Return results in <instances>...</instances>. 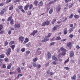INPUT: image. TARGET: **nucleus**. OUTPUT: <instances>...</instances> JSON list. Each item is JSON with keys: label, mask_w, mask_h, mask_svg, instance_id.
Instances as JSON below:
<instances>
[{"label": "nucleus", "mask_w": 80, "mask_h": 80, "mask_svg": "<svg viewBox=\"0 0 80 80\" xmlns=\"http://www.w3.org/2000/svg\"><path fill=\"white\" fill-rule=\"evenodd\" d=\"M5 12V10L4 9H3L1 10V11L0 13V15H3V14H4V12Z\"/></svg>", "instance_id": "7"}, {"label": "nucleus", "mask_w": 80, "mask_h": 80, "mask_svg": "<svg viewBox=\"0 0 80 80\" xmlns=\"http://www.w3.org/2000/svg\"><path fill=\"white\" fill-rule=\"evenodd\" d=\"M28 42V39L27 38H26L25 39L24 42L25 43H27V42Z\"/></svg>", "instance_id": "35"}, {"label": "nucleus", "mask_w": 80, "mask_h": 80, "mask_svg": "<svg viewBox=\"0 0 80 80\" xmlns=\"http://www.w3.org/2000/svg\"><path fill=\"white\" fill-rule=\"evenodd\" d=\"M52 59H53L54 60H55V61H58V59L55 56H53L52 57Z\"/></svg>", "instance_id": "8"}, {"label": "nucleus", "mask_w": 80, "mask_h": 80, "mask_svg": "<svg viewBox=\"0 0 80 80\" xmlns=\"http://www.w3.org/2000/svg\"><path fill=\"white\" fill-rule=\"evenodd\" d=\"M4 46H7L8 44V42L7 41H5L4 43Z\"/></svg>", "instance_id": "31"}, {"label": "nucleus", "mask_w": 80, "mask_h": 80, "mask_svg": "<svg viewBox=\"0 0 80 80\" xmlns=\"http://www.w3.org/2000/svg\"><path fill=\"white\" fill-rule=\"evenodd\" d=\"M30 45V43L29 42L27 44H26V46L27 47H29V45Z\"/></svg>", "instance_id": "41"}, {"label": "nucleus", "mask_w": 80, "mask_h": 80, "mask_svg": "<svg viewBox=\"0 0 80 80\" xmlns=\"http://www.w3.org/2000/svg\"><path fill=\"white\" fill-rule=\"evenodd\" d=\"M37 32V30H35L33 31V33H32V35H33V36H34L35 35V34Z\"/></svg>", "instance_id": "16"}, {"label": "nucleus", "mask_w": 80, "mask_h": 80, "mask_svg": "<svg viewBox=\"0 0 80 80\" xmlns=\"http://www.w3.org/2000/svg\"><path fill=\"white\" fill-rule=\"evenodd\" d=\"M47 55L48 58H51V53H50V52H48L47 53Z\"/></svg>", "instance_id": "3"}, {"label": "nucleus", "mask_w": 80, "mask_h": 80, "mask_svg": "<svg viewBox=\"0 0 80 80\" xmlns=\"http://www.w3.org/2000/svg\"><path fill=\"white\" fill-rule=\"evenodd\" d=\"M12 51V49L10 48H8V50L6 54L8 56L10 55V52H11Z\"/></svg>", "instance_id": "2"}, {"label": "nucleus", "mask_w": 80, "mask_h": 80, "mask_svg": "<svg viewBox=\"0 0 80 80\" xmlns=\"http://www.w3.org/2000/svg\"><path fill=\"white\" fill-rule=\"evenodd\" d=\"M11 65H12V63H10L9 65H8L7 69V70H8L9 69H10V68H11Z\"/></svg>", "instance_id": "14"}, {"label": "nucleus", "mask_w": 80, "mask_h": 80, "mask_svg": "<svg viewBox=\"0 0 80 80\" xmlns=\"http://www.w3.org/2000/svg\"><path fill=\"white\" fill-rule=\"evenodd\" d=\"M13 9V7H10L9 8V10H12Z\"/></svg>", "instance_id": "59"}, {"label": "nucleus", "mask_w": 80, "mask_h": 80, "mask_svg": "<svg viewBox=\"0 0 80 80\" xmlns=\"http://www.w3.org/2000/svg\"><path fill=\"white\" fill-rule=\"evenodd\" d=\"M28 14L29 15H31V12H28Z\"/></svg>", "instance_id": "61"}, {"label": "nucleus", "mask_w": 80, "mask_h": 80, "mask_svg": "<svg viewBox=\"0 0 80 80\" xmlns=\"http://www.w3.org/2000/svg\"><path fill=\"white\" fill-rule=\"evenodd\" d=\"M64 68L66 69L67 70H70V68L68 67H66Z\"/></svg>", "instance_id": "47"}, {"label": "nucleus", "mask_w": 80, "mask_h": 80, "mask_svg": "<svg viewBox=\"0 0 80 80\" xmlns=\"http://www.w3.org/2000/svg\"><path fill=\"white\" fill-rule=\"evenodd\" d=\"M29 5L28 4L26 5L24 7V10H28V7H29Z\"/></svg>", "instance_id": "13"}, {"label": "nucleus", "mask_w": 80, "mask_h": 80, "mask_svg": "<svg viewBox=\"0 0 80 80\" xmlns=\"http://www.w3.org/2000/svg\"><path fill=\"white\" fill-rule=\"evenodd\" d=\"M45 67H47L48 65H49V62H48L47 63L45 64Z\"/></svg>", "instance_id": "51"}, {"label": "nucleus", "mask_w": 80, "mask_h": 80, "mask_svg": "<svg viewBox=\"0 0 80 80\" xmlns=\"http://www.w3.org/2000/svg\"><path fill=\"white\" fill-rule=\"evenodd\" d=\"M69 37L70 38H72V37H73V34H71L69 35Z\"/></svg>", "instance_id": "50"}, {"label": "nucleus", "mask_w": 80, "mask_h": 80, "mask_svg": "<svg viewBox=\"0 0 80 80\" xmlns=\"http://www.w3.org/2000/svg\"><path fill=\"white\" fill-rule=\"evenodd\" d=\"M29 9H32L33 8V5L32 4H31L29 5Z\"/></svg>", "instance_id": "25"}, {"label": "nucleus", "mask_w": 80, "mask_h": 80, "mask_svg": "<svg viewBox=\"0 0 80 80\" xmlns=\"http://www.w3.org/2000/svg\"><path fill=\"white\" fill-rule=\"evenodd\" d=\"M12 48V50H14L15 47V45H12L11 46Z\"/></svg>", "instance_id": "34"}, {"label": "nucleus", "mask_w": 80, "mask_h": 80, "mask_svg": "<svg viewBox=\"0 0 80 80\" xmlns=\"http://www.w3.org/2000/svg\"><path fill=\"white\" fill-rule=\"evenodd\" d=\"M19 39H20V40H21V41H22V42H23V40H24V38L23 37L20 36L19 38Z\"/></svg>", "instance_id": "15"}, {"label": "nucleus", "mask_w": 80, "mask_h": 80, "mask_svg": "<svg viewBox=\"0 0 80 80\" xmlns=\"http://www.w3.org/2000/svg\"><path fill=\"white\" fill-rule=\"evenodd\" d=\"M57 19H54L53 20H52L51 22L52 24H54L55 22H56Z\"/></svg>", "instance_id": "17"}, {"label": "nucleus", "mask_w": 80, "mask_h": 80, "mask_svg": "<svg viewBox=\"0 0 80 80\" xmlns=\"http://www.w3.org/2000/svg\"><path fill=\"white\" fill-rule=\"evenodd\" d=\"M41 50V49H40V48H38L37 49V51H38V52H40V51Z\"/></svg>", "instance_id": "56"}, {"label": "nucleus", "mask_w": 80, "mask_h": 80, "mask_svg": "<svg viewBox=\"0 0 80 80\" xmlns=\"http://www.w3.org/2000/svg\"><path fill=\"white\" fill-rule=\"evenodd\" d=\"M52 35V33H49L48 34V35L46 36V38H49L50 36Z\"/></svg>", "instance_id": "23"}, {"label": "nucleus", "mask_w": 80, "mask_h": 80, "mask_svg": "<svg viewBox=\"0 0 80 80\" xmlns=\"http://www.w3.org/2000/svg\"><path fill=\"white\" fill-rule=\"evenodd\" d=\"M53 74H54V72H51L50 73V75L51 76L53 75Z\"/></svg>", "instance_id": "42"}, {"label": "nucleus", "mask_w": 80, "mask_h": 80, "mask_svg": "<svg viewBox=\"0 0 80 80\" xmlns=\"http://www.w3.org/2000/svg\"><path fill=\"white\" fill-rule=\"evenodd\" d=\"M16 27L17 28H18V27H20V25L19 24H17L16 25Z\"/></svg>", "instance_id": "48"}, {"label": "nucleus", "mask_w": 80, "mask_h": 80, "mask_svg": "<svg viewBox=\"0 0 80 80\" xmlns=\"http://www.w3.org/2000/svg\"><path fill=\"white\" fill-rule=\"evenodd\" d=\"M32 66L31 65H28V68H32Z\"/></svg>", "instance_id": "63"}, {"label": "nucleus", "mask_w": 80, "mask_h": 80, "mask_svg": "<svg viewBox=\"0 0 80 80\" xmlns=\"http://www.w3.org/2000/svg\"><path fill=\"white\" fill-rule=\"evenodd\" d=\"M68 32V31L67 30V28H65L64 29V30L63 32L64 34V35H66V34Z\"/></svg>", "instance_id": "10"}, {"label": "nucleus", "mask_w": 80, "mask_h": 80, "mask_svg": "<svg viewBox=\"0 0 80 80\" xmlns=\"http://www.w3.org/2000/svg\"><path fill=\"white\" fill-rule=\"evenodd\" d=\"M73 24H70L69 25L70 27H73Z\"/></svg>", "instance_id": "62"}, {"label": "nucleus", "mask_w": 80, "mask_h": 80, "mask_svg": "<svg viewBox=\"0 0 80 80\" xmlns=\"http://www.w3.org/2000/svg\"><path fill=\"white\" fill-rule=\"evenodd\" d=\"M38 58H35L33 60V62H36Z\"/></svg>", "instance_id": "39"}, {"label": "nucleus", "mask_w": 80, "mask_h": 80, "mask_svg": "<svg viewBox=\"0 0 80 80\" xmlns=\"http://www.w3.org/2000/svg\"><path fill=\"white\" fill-rule=\"evenodd\" d=\"M42 5H43V2L42 1H41L38 4V7H40L42 6Z\"/></svg>", "instance_id": "11"}, {"label": "nucleus", "mask_w": 80, "mask_h": 80, "mask_svg": "<svg viewBox=\"0 0 80 80\" xmlns=\"http://www.w3.org/2000/svg\"><path fill=\"white\" fill-rule=\"evenodd\" d=\"M18 8L20 9V10H22L23 8V6H20L18 7Z\"/></svg>", "instance_id": "33"}, {"label": "nucleus", "mask_w": 80, "mask_h": 80, "mask_svg": "<svg viewBox=\"0 0 80 80\" xmlns=\"http://www.w3.org/2000/svg\"><path fill=\"white\" fill-rule=\"evenodd\" d=\"M8 34H9V35H11V30H10L9 31Z\"/></svg>", "instance_id": "60"}, {"label": "nucleus", "mask_w": 80, "mask_h": 80, "mask_svg": "<svg viewBox=\"0 0 80 80\" xmlns=\"http://www.w3.org/2000/svg\"><path fill=\"white\" fill-rule=\"evenodd\" d=\"M72 45V42H69L67 44V46L68 47H69L70 49H71L72 47H71Z\"/></svg>", "instance_id": "4"}, {"label": "nucleus", "mask_w": 80, "mask_h": 80, "mask_svg": "<svg viewBox=\"0 0 80 80\" xmlns=\"http://www.w3.org/2000/svg\"><path fill=\"white\" fill-rule=\"evenodd\" d=\"M18 76H19V77H22V74H21V73L18 74Z\"/></svg>", "instance_id": "58"}, {"label": "nucleus", "mask_w": 80, "mask_h": 80, "mask_svg": "<svg viewBox=\"0 0 80 80\" xmlns=\"http://www.w3.org/2000/svg\"><path fill=\"white\" fill-rule=\"evenodd\" d=\"M73 14H71L69 16V18H72V17H73Z\"/></svg>", "instance_id": "43"}, {"label": "nucleus", "mask_w": 80, "mask_h": 80, "mask_svg": "<svg viewBox=\"0 0 80 80\" xmlns=\"http://www.w3.org/2000/svg\"><path fill=\"white\" fill-rule=\"evenodd\" d=\"M8 59L7 58H5V60L6 62H8Z\"/></svg>", "instance_id": "46"}, {"label": "nucleus", "mask_w": 80, "mask_h": 80, "mask_svg": "<svg viewBox=\"0 0 80 80\" xmlns=\"http://www.w3.org/2000/svg\"><path fill=\"white\" fill-rule=\"evenodd\" d=\"M18 73H21V71L20 70V68H18Z\"/></svg>", "instance_id": "28"}, {"label": "nucleus", "mask_w": 80, "mask_h": 80, "mask_svg": "<svg viewBox=\"0 0 80 80\" xmlns=\"http://www.w3.org/2000/svg\"><path fill=\"white\" fill-rule=\"evenodd\" d=\"M65 40H67V39H63L62 40H61L62 42H65Z\"/></svg>", "instance_id": "64"}, {"label": "nucleus", "mask_w": 80, "mask_h": 80, "mask_svg": "<svg viewBox=\"0 0 80 80\" xmlns=\"http://www.w3.org/2000/svg\"><path fill=\"white\" fill-rule=\"evenodd\" d=\"M21 51L22 52H25V48H22L21 49Z\"/></svg>", "instance_id": "38"}, {"label": "nucleus", "mask_w": 80, "mask_h": 80, "mask_svg": "<svg viewBox=\"0 0 80 80\" xmlns=\"http://www.w3.org/2000/svg\"><path fill=\"white\" fill-rule=\"evenodd\" d=\"M38 3V1H36L34 2V3L36 6H37Z\"/></svg>", "instance_id": "29"}, {"label": "nucleus", "mask_w": 80, "mask_h": 80, "mask_svg": "<svg viewBox=\"0 0 80 80\" xmlns=\"http://www.w3.org/2000/svg\"><path fill=\"white\" fill-rule=\"evenodd\" d=\"M10 23L11 25H13V20L11 19V21H10Z\"/></svg>", "instance_id": "26"}, {"label": "nucleus", "mask_w": 80, "mask_h": 80, "mask_svg": "<svg viewBox=\"0 0 80 80\" xmlns=\"http://www.w3.org/2000/svg\"><path fill=\"white\" fill-rule=\"evenodd\" d=\"M55 42H52L50 44H49V46H52V45H54V44H55Z\"/></svg>", "instance_id": "37"}, {"label": "nucleus", "mask_w": 80, "mask_h": 80, "mask_svg": "<svg viewBox=\"0 0 80 80\" xmlns=\"http://www.w3.org/2000/svg\"><path fill=\"white\" fill-rule=\"evenodd\" d=\"M62 22H65L67 20V17L65 18V17H63L62 18Z\"/></svg>", "instance_id": "12"}, {"label": "nucleus", "mask_w": 80, "mask_h": 80, "mask_svg": "<svg viewBox=\"0 0 80 80\" xmlns=\"http://www.w3.org/2000/svg\"><path fill=\"white\" fill-rule=\"evenodd\" d=\"M5 57V54H1L0 55L1 58H3Z\"/></svg>", "instance_id": "22"}, {"label": "nucleus", "mask_w": 80, "mask_h": 80, "mask_svg": "<svg viewBox=\"0 0 80 80\" xmlns=\"http://www.w3.org/2000/svg\"><path fill=\"white\" fill-rule=\"evenodd\" d=\"M52 63L54 65H56L57 62L55 61H53L52 62Z\"/></svg>", "instance_id": "45"}, {"label": "nucleus", "mask_w": 80, "mask_h": 80, "mask_svg": "<svg viewBox=\"0 0 80 80\" xmlns=\"http://www.w3.org/2000/svg\"><path fill=\"white\" fill-rule=\"evenodd\" d=\"M70 57H73V55H74V53H73V51H71L70 53Z\"/></svg>", "instance_id": "5"}, {"label": "nucleus", "mask_w": 80, "mask_h": 80, "mask_svg": "<svg viewBox=\"0 0 80 80\" xmlns=\"http://www.w3.org/2000/svg\"><path fill=\"white\" fill-rule=\"evenodd\" d=\"M60 5H59L58 6V7L56 8V10L57 12H59L60 10L61 9V8H60Z\"/></svg>", "instance_id": "6"}, {"label": "nucleus", "mask_w": 80, "mask_h": 80, "mask_svg": "<svg viewBox=\"0 0 80 80\" xmlns=\"http://www.w3.org/2000/svg\"><path fill=\"white\" fill-rule=\"evenodd\" d=\"M12 17H10L9 18H8V21H10L11 20H12Z\"/></svg>", "instance_id": "30"}, {"label": "nucleus", "mask_w": 80, "mask_h": 80, "mask_svg": "<svg viewBox=\"0 0 80 80\" xmlns=\"http://www.w3.org/2000/svg\"><path fill=\"white\" fill-rule=\"evenodd\" d=\"M56 40H61V38L60 36H59L56 38Z\"/></svg>", "instance_id": "21"}, {"label": "nucleus", "mask_w": 80, "mask_h": 80, "mask_svg": "<svg viewBox=\"0 0 80 80\" xmlns=\"http://www.w3.org/2000/svg\"><path fill=\"white\" fill-rule=\"evenodd\" d=\"M30 53V52L28 50L27 51H26V54H29Z\"/></svg>", "instance_id": "52"}, {"label": "nucleus", "mask_w": 80, "mask_h": 80, "mask_svg": "<svg viewBox=\"0 0 80 80\" xmlns=\"http://www.w3.org/2000/svg\"><path fill=\"white\" fill-rule=\"evenodd\" d=\"M66 55V53L65 52H62L61 53V55H62V56H65Z\"/></svg>", "instance_id": "20"}, {"label": "nucleus", "mask_w": 80, "mask_h": 80, "mask_svg": "<svg viewBox=\"0 0 80 80\" xmlns=\"http://www.w3.org/2000/svg\"><path fill=\"white\" fill-rule=\"evenodd\" d=\"M72 80H75L76 79V75L75 74L72 78L71 77Z\"/></svg>", "instance_id": "19"}, {"label": "nucleus", "mask_w": 80, "mask_h": 80, "mask_svg": "<svg viewBox=\"0 0 80 80\" xmlns=\"http://www.w3.org/2000/svg\"><path fill=\"white\" fill-rule=\"evenodd\" d=\"M73 28H70L69 30V33H72V32H73Z\"/></svg>", "instance_id": "27"}, {"label": "nucleus", "mask_w": 80, "mask_h": 80, "mask_svg": "<svg viewBox=\"0 0 80 80\" xmlns=\"http://www.w3.org/2000/svg\"><path fill=\"white\" fill-rule=\"evenodd\" d=\"M14 43H15V42H14V41H12L11 42L9 43V44H10V45H13V44Z\"/></svg>", "instance_id": "36"}, {"label": "nucleus", "mask_w": 80, "mask_h": 80, "mask_svg": "<svg viewBox=\"0 0 80 80\" xmlns=\"http://www.w3.org/2000/svg\"><path fill=\"white\" fill-rule=\"evenodd\" d=\"M72 6H73V4H71L69 6V8H72Z\"/></svg>", "instance_id": "57"}, {"label": "nucleus", "mask_w": 80, "mask_h": 80, "mask_svg": "<svg viewBox=\"0 0 80 80\" xmlns=\"http://www.w3.org/2000/svg\"><path fill=\"white\" fill-rule=\"evenodd\" d=\"M49 24H50V22L47 21L42 22V26H45V25H49Z\"/></svg>", "instance_id": "1"}, {"label": "nucleus", "mask_w": 80, "mask_h": 80, "mask_svg": "<svg viewBox=\"0 0 80 80\" xmlns=\"http://www.w3.org/2000/svg\"><path fill=\"white\" fill-rule=\"evenodd\" d=\"M42 67V65L40 64H36V67L37 68H40Z\"/></svg>", "instance_id": "9"}, {"label": "nucleus", "mask_w": 80, "mask_h": 80, "mask_svg": "<svg viewBox=\"0 0 80 80\" xmlns=\"http://www.w3.org/2000/svg\"><path fill=\"white\" fill-rule=\"evenodd\" d=\"M74 17L76 18H79V16L77 15H75Z\"/></svg>", "instance_id": "32"}, {"label": "nucleus", "mask_w": 80, "mask_h": 80, "mask_svg": "<svg viewBox=\"0 0 80 80\" xmlns=\"http://www.w3.org/2000/svg\"><path fill=\"white\" fill-rule=\"evenodd\" d=\"M58 27V26H54V27L52 28V30L53 31H55V30H56L57 28Z\"/></svg>", "instance_id": "18"}, {"label": "nucleus", "mask_w": 80, "mask_h": 80, "mask_svg": "<svg viewBox=\"0 0 80 80\" xmlns=\"http://www.w3.org/2000/svg\"><path fill=\"white\" fill-rule=\"evenodd\" d=\"M12 1V0H7L6 1L7 3H9V2H10Z\"/></svg>", "instance_id": "55"}, {"label": "nucleus", "mask_w": 80, "mask_h": 80, "mask_svg": "<svg viewBox=\"0 0 80 80\" xmlns=\"http://www.w3.org/2000/svg\"><path fill=\"white\" fill-rule=\"evenodd\" d=\"M69 62V58H68L67 60H66L65 62V63H67V62Z\"/></svg>", "instance_id": "44"}, {"label": "nucleus", "mask_w": 80, "mask_h": 80, "mask_svg": "<svg viewBox=\"0 0 80 80\" xmlns=\"http://www.w3.org/2000/svg\"><path fill=\"white\" fill-rule=\"evenodd\" d=\"M76 47L78 49H79V48H80V47L79 46H78V45H77V46H76Z\"/></svg>", "instance_id": "49"}, {"label": "nucleus", "mask_w": 80, "mask_h": 80, "mask_svg": "<svg viewBox=\"0 0 80 80\" xmlns=\"http://www.w3.org/2000/svg\"><path fill=\"white\" fill-rule=\"evenodd\" d=\"M20 50V48H18L17 49V52H19Z\"/></svg>", "instance_id": "53"}, {"label": "nucleus", "mask_w": 80, "mask_h": 80, "mask_svg": "<svg viewBox=\"0 0 80 80\" xmlns=\"http://www.w3.org/2000/svg\"><path fill=\"white\" fill-rule=\"evenodd\" d=\"M52 3H53V1H51L49 2V4H52Z\"/></svg>", "instance_id": "54"}, {"label": "nucleus", "mask_w": 80, "mask_h": 80, "mask_svg": "<svg viewBox=\"0 0 80 80\" xmlns=\"http://www.w3.org/2000/svg\"><path fill=\"white\" fill-rule=\"evenodd\" d=\"M53 12V9H51L49 12V14H52Z\"/></svg>", "instance_id": "24"}, {"label": "nucleus", "mask_w": 80, "mask_h": 80, "mask_svg": "<svg viewBox=\"0 0 80 80\" xmlns=\"http://www.w3.org/2000/svg\"><path fill=\"white\" fill-rule=\"evenodd\" d=\"M33 66V67H36V66H37V64H36V63H34L32 64Z\"/></svg>", "instance_id": "40"}]
</instances>
